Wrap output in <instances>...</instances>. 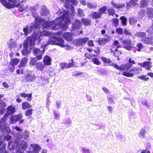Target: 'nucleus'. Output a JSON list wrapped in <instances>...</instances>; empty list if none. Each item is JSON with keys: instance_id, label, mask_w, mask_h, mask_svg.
Masks as SVG:
<instances>
[{"instance_id": "nucleus-1", "label": "nucleus", "mask_w": 153, "mask_h": 153, "mask_svg": "<svg viewBox=\"0 0 153 153\" xmlns=\"http://www.w3.org/2000/svg\"><path fill=\"white\" fill-rule=\"evenodd\" d=\"M69 15H70L68 14V12L66 11L62 16L56 18L53 22H48L42 19H39L38 21L34 22L29 27L27 26L24 28V35H27L32 30H35L39 27V25L38 24V22L42 25L43 28L49 27L52 30H56L60 26H62L63 29H66L68 27L67 25L70 23L69 18Z\"/></svg>"}, {"instance_id": "nucleus-2", "label": "nucleus", "mask_w": 153, "mask_h": 153, "mask_svg": "<svg viewBox=\"0 0 153 153\" xmlns=\"http://www.w3.org/2000/svg\"><path fill=\"white\" fill-rule=\"evenodd\" d=\"M51 33L49 32L44 30L41 33H34L32 36L28 37V39L29 40L30 46H33L34 45L35 40H37L39 42L42 39V36H48L50 35Z\"/></svg>"}, {"instance_id": "nucleus-3", "label": "nucleus", "mask_w": 153, "mask_h": 153, "mask_svg": "<svg viewBox=\"0 0 153 153\" xmlns=\"http://www.w3.org/2000/svg\"><path fill=\"white\" fill-rule=\"evenodd\" d=\"M54 38L56 39V41L53 39L50 40V43L52 45H55L61 47H65L66 50H71L72 49V47L70 45H65L64 44V41L61 38H58L56 36H54Z\"/></svg>"}, {"instance_id": "nucleus-4", "label": "nucleus", "mask_w": 153, "mask_h": 153, "mask_svg": "<svg viewBox=\"0 0 153 153\" xmlns=\"http://www.w3.org/2000/svg\"><path fill=\"white\" fill-rule=\"evenodd\" d=\"M7 44L10 50L14 48L16 50L18 51L21 48L22 46V44H18L14 40L12 39L8 41L7 43Z\"/></svg>"}, {"instance_id": "nucleus-5", "label": "nucleus", "mask_w": 153, "mask_h": 153, "mask_svg": "<svg viewBox=\"0 0 153 153\" xmlns=\"http://www.w3.org/2000/svg\"><path fill=\"white\" fill-rule=\"evenodd\" d=\"M132 65L131 64H125L122 65L121 66H119L113 63L111 64V65L114 67L116 69L120 71H124L126 69L128 70L131 67Z\"/></svg>"}, {"instance_id": "nucleus-6", "label": "nucleus", "mask_w": 153, "mask_h": 153, "mask_svg": "<svg viewBox=\"0 0 153 153\" xmlns=\"http://www.w3.org/2000/svg\"><path fill=\"white\" fill-rule=\"evenodd\" d=\"M123 42L125 45L124 48L128 51L131 50L133 45L131 43L130 39H127L124 40L123 41Z\"/></svg>"}, {"instance_id": "nucleus-7", "label": "nucleus", "mask_w": 153, "mask_h": 153, "mask_svg": "<svg viewBox=\"0 0 153 153\" xmlns=\"http://www.w3.org/2000/svg\"><path fill=\"white\" fill-rule=\"evenodd\" d=\"M28 43L30 44L29 40L28 39V38L27 40L24 41V48L23 50L22 51V53L24 55H26L28 53V51L27 49L28 47ZM29 45L31 48H32L34 45L33 46H30V44Z\"/></svg>"}, {"instance_id": "nucleus-8", "label": "nucleus", "mask_w": 153, "mask_h": 153, "mask_svg": "<svg viewBox=\"0 0 153 153\" xmlns=\"http://www.w3.org/2000/svg\"><path fill=\"white\" fill-rule=\"evenodd\" d=\"M88 40V37L80 38L74 41V44L76 45H81L85 43Z\"/></svg>"}, {"instance_id": "nucleus-9", "label": "nucleus", "mask_w": 153, "mask_h": 153, "mask_svg": "<svg viewBox=\"0 0 153 153\" xmlns=\"http://www.w3.org/2000/svg\"><path fill=\"white\" fill-rule=\"evenodd\" d=\"M15 108L13 106L8 107L6 113L4 115V120H6V117H7L10 114H13L15 111Z\"/></svg>"}, {"instance_id": "nucleus-10", "label": "nucleus", "mask_w": 153, "mask_h": 153, "mask_svg": "<svg viewBox=\"0 0 153 153\" xmlns=\"http://www.w3.org/2000/svg\"><path fill=\"white\" fill-rule=\"evenodd\" d=\"M151 62L149 61H145L143 63H140L139 65L145 68L147 70H149L152 68V65Z\"/></svg>"}, {"instance_id": "nucleus-11", "label": "nucleus", "mask_w": 153, "mask_h": 153, "mask_svg": "<svg viewBox=\"0 0 153 153\" xmlns=\"http://www.w3.org/2000/svg\"><path fill=\"white\" fill-rule=\"evenodd\" d=\"M33 148L32 152L33 153H38L41 149V147L38 144L30 145Z\"/></svg>"}, {"instance_id": "nucleus-12", "label": "nucleus", "mask_w": 153, "mask_h": 153, "mask_svg": "<svg viewBox=\"0 0 153 153\" xmlns=\"http://www.w3.org/2000/svg\"><path fill=\"white\" fill-rule=\"evenodd\" d=\"M22 116L21 114L19 115H16L14 116H12L11 117L10 119L11 123H14L17 121L18 120L22 118Z\"/></svg>"}, {"instance_id": "nucleus-13", "label": "nucleus", "mask_w": 153, "mask_h": 153, "mask_svg": "<svg viewBox=\"0 0 153 153\" xmlns=\"http://www.w3.org/2000/svg\"><path fill=\"white\" fill-rule=\"evenodd\" d=\"M81 23L80 21L78 20H76L75 22L72 25L73 29L72 32H73V31H74L75 30H77L80 27V25Z\"/></svg>"}, {"instance_id": "nucleus-14", "label": "nucleus", "mask_w": 153, "mask_h": 153, "mask_svg": "<svg viewBox=\"0 0 153 153\" xmlns=\"http://www.w3.org/2000/svg\"><path fill=\"white\" fill-rule=\"evenodd\" d=\"M141 41L145 43H148L153 45V38H144L142 39Z\"/></svg>"}, {"instance_id": "nucleus-15", "label": "nucleus", "mask_w": 153, "mask_h": 153, "mask_svg": "<svg viewBox=\"0 0 153 153\" xmlns=\"http://www.w3.org/2000/svg\"><path fill=\"white\" fill-rule=\"evenodd\" d=\"M36 76L33 74H28L25 77V79L28 82H32L35 78Z\"/></svg>"}, {"instance_id": "nucleus-16", "label": "nucleus", "mask_w": 153, "mask_h": 153, "mask_svg": "<svg viewBox=\"0 0 153 153\" xmlns=\"http://www.w3.org/2000/svg\"><path fill=\"white\" fill-rule=\"evenodd\" d=\"M6 106V104L4 102L0 101V114H3L4 111L5 109L4 108Z\"/></svg>"}, {"instance_id": "nucleus-17", "label": "nucleus", "mask_w": 153, "mask_h": 153, "mask_svg": "<svg viewBox=\"0 0 153 153\" xmlns=\"http://www.w3.org/2000/svg\"><path fill=\"white\" fill-rule=\"evenodd\" d=\"M137 1L138 0H131L129 2L127 3L126 7L129 8V7L132 6H135L137 5H138V4L136 3Z\"/></svg>"}, {"instance_id": "nucleus-18", "label": "nucleus", "mask_w": 153, "mask_h": 153, "mask_svg": "<svg viewBox=\"0 0 153 153\" xmlns=\"http://www.w3.org/2000/svg\"><path fill=\"white\" fill-rule=\"evenodd\" d=\"M45 65H49L51 64V58L48 56L45 57L43 59Z\"/></svg>"}, {"instance_id": "nucleus-19", "label": "nucleus", "mask_w": 153, "mask_h": 153, "mask_svg": "<svg viewBox=\"0 0 153 153\" xmlns=\"http://www.w3.org/2000/svg\"><path fill=\"white\" fill-rule=\"evenodd\" d=\"M6 1L7 0H0V2L4 7L7 8H10L12 5H10V2H7Z\"/></svg>"}, {"instance_id": "nucleus-20", "label": "nucleus", "mask_w": 153, "mask_h": 153, "mask_svg": "<svg viewBox=\"0 0 153 153\" xmlns=\"http://www.w3.org/2000/svg\"><path fill=\"white\" fill-rule=\"evenodd\" d=\"M19 143H20V145L19 147L20 149L25 150L27 146V143L24 141H21Z\"/></svg>"}, {"instance_id": "nucleus-21", "label": "nucleus", "mask_w": 153, "mask_h": 153, "mask_svg": "<svg viewBox=\"0 0 153 153\" xmlns=\"http://www.w3.org/2000/svg\"><path fill=\"white\" fill-rule=\"evenodd\" d=\"M66 4L65 6L66 7H69V5H71V3L74 5H76L77 4V2L75 0H66Z\"/></svg>"}, {"instance_id": "nucleus-22", "label": "nucleus", "mask_w": 153, "mask_h": 153, "mask_svg": "<svg viewBox=\"0 0 153 153\" xmlns=\"http://www.w3.org/2000/svg\"><path fill=\"white\" fill-rule=\"evenodd\" d=\"M8 1L10 2V4L13 6H11V8L14 7H18L20 6L19 3L17 2L15 0H8Z\"/></svg>"}, {"instance_id": "nucleus-23", "label": "nucleus", "mask_w": 153, "mask_h": 153, "mask_svg": "<svg viewBox=\"0 0 153 153\" xmlns=\"http://www.w3.org/2000/svg\"><path fill=\"white\" fill-rule=\"evenodd\" d=\"M22 108L24 110H26L32 107V106L27 102H23L22 104Z\"/></svg>"}, {"instance_id": "nucleus-24", "label": "nucleus", "mask_w": 153, "mask_h": 153, "mask_svg": "<svg viewBox=\"0 0 153 153\" xmlns=\"http://www.w3.org/2000/svg\"><path fill=\"white\" fill-rule=\"evenodd\" d=\"M20 62V60L17 58L12 59L10 63V66H14Z\"/></svg>"}, {"instance_id": "nucleus-25", "label": "nucleus", "mask_w": 153, "mask_h": 153, "mask_svg": "<svg viewBox=\"0 0 153 153\" xmlns=\"http://www.w3.org/2000/svg\"><path fill=\"white\" fill-rule=\"evenodd\" d=\"M149 4V1L148 0H142L140 3V6L141 7L143 8L147 6Z\"/></svg>"}, {"instance_id": "nucleus-26", "label": "nucleus", "mask_w": 153, "mask_h": 153, "mask_svg": "<svg viewBox=\"0 0 153 153\" xmlns=\"http://www.w3.org/2000/svg\"><path fill=\"white\" fill-rule=\"evenodd\" d=\"M27 60V59L26 58L24 57L22 58L20 65L19 66V67H22L25 66L26 64Z\"/></svg>"}, {"instance_id": "nucleus-27", "label": "nucleus", "mask_w": 153, "mask_h": 153, "mask_svg": "<svg viewBox=\"0 0 153 153\" xmlns=\"http://www.w3.org/2000/svg\"><path fill=\"white\" fill-rule=\"evenodd\" d=\"M111 52H113L114 56L116 57L119 56L121 54L120 51H118L117 49L111 48Z\"/></svg>"}, {"instance_id": "nucleus-28", "label": "nucleus", "mask_w": 153, "mask_h": 153, "mask_svg": "<svg viewBox=\"0 0 153 153\" xmlns=\"http://www.w3.org/2000/svg\"><path fill=\"white\" fill-rule=\"evenodd\" d=\"M111 4L112 5L116 8H121L124 7L125 5L124 4H116L114 2H112Z\"/></svg>"}, {"instance_id": "nucleus-29", "label": "nucleus", "mask_w": 153, "mask_h": 153, "mask_svg": "<svg viewBox=\"0 0 153 153\" xmlns=\"http://www.w3.org/2000/svg\"><path fill=\"white\" fill-rule=\"evenodd\" d=\"M63 37L67 41L72 40V36L69 33H65Z\"/></svg>"}, {"instance_id": "nucleus-30", "label": "nucleus", "mask_w": 153, "mask_h": 153, "mask_svg": "<svg viewBox=\"0 0 153 153\" xmlns=\"http://www.w3.org/2000/svg\"><path fill=\"white\" fill-rule=\"evenodd\" d=\"M36 67L37 69L39 71H42L45 68L44 65H43L41 63H38L36 65Z\"/></svg>"}, {"instance_id": "nucleus-31", "label": "nucleus", "mask_w": 153, "mask_h": 153, "mask_svg": "<svg viewBox=\"0 0 153 153\" xmlns=\"http://www.w3.org/2000/svg\"><path fill=\"white\" fill-rule=\"evenodd\" d=\"M120 47V44L117 41L115 40L114 42V43L113 44L112 48H111L117 49Z\"/></svg>"}, {"instance_id": "nucleus-32", "label": "nucleus", "mask_w": 153, "mask_h": 153, "mask_svg": "<svg viewBox=\"0 0 153 153\" xmlns=\"http://www.w3.org/2000/svg\"><path fill=\"white\" fill-rule=\"evenodd\" d=\"M131 72H130V71L128 72V71H126L123 72L122 75L128 77H131L134 75V73H131Z\"/></svg>"}, {"instance_id": "nucleus-33", "label": "nucleus", "mask_w": 153, "mask_h": 153, "mask_svg": "<svg viewBox=\"0 0 153 153\" xmlns=\"http://www.w3.org/2000/svg\"><path fill=\"white\" fill-rule=\"evenodd\" d=\"M60 67L62 68H69L72 66V65H71V63H70V64L68 63H62L60 64Z\"/></svg>"}, {"instance_id": "nucleus-34", "label": "nucleus", "mask_w": 153, "mask_h": 153, "mask_svg": "<svg viewBox=\"0 0 153 153\" xmlns=\"http://www.w3.org/2000/svg\"><path fill=\"white\" fill-rule=\"evenodd\" d=\"M147 15L149 19H152L153 17V9L151 8L148 9Z\"/></svg>"}, {"instance_id": "nucleus-35", "label": "nucleus", "mask_w": 153, "mask_h": 153, "mask_svg": "<svg viewBox=\"0 0 153 153\" xmlns=\"http://www.w3.org/2000/svg\"><path fill=\"white\" fill-rule=\"evenodd\" d=\"M101 16L99 12H94L92 14V17L95 19L100 18Z\"/></svg>"}, {"instance_id": "nucleus-36", "label": "nucleus", "mask_w": 153, "mask_h": 153, "mask_svg": "<svg viewBox=\"0 0 153 153\" xmlns=\"http://www.w3.org/2000/svg\"><path fill=\"white\" fill-rule=\"evenodd\" d=\"M107 10V7L105 6H104L99 9L98 12L100 15L102 16V14L105 13Z\"/></svg>"}, {"instance_id": "nucleus-37", "label": "nucleus", "mask_w": 153, "mask_h": 153, "mask_svg": "<svg viewBox=\"0 0 153 153\" xmlns=\"http://www.w3.org/2000/svg\"><path fill=\"white\" fill-rule=\"evenodd\" d=\"M145 11L143 9L140 10L138 12V16L140 18H142L145 16Z\"/></svg>"}, {"instance_id": "nucleus-38", "label": "nucleus", "mask_w": 153, "mask_h": 153, "mask_svg": "<svg viewBox=\"0 0 153 153\" xmlns=\"http://www.w3.org/2000/svg\"><path fill=\"white\" fill-rule=\"evenodd\" d=\"M92 61L93 63L97 65H99L101 64V62L97 58L95 57L92 59Z\"/></svg>"}, {"instance_id": "nucleus-39", "label": "nucleus", "mask_w": 153, "mask_h": 153, "mask_svg": "<svg viewBox=\"0 0 153 153\" xmlns=\"http://www.w3.org/2000/svg\"><path fill=\"white\" fill-rule=\"evenodd\" d=\"M107 42V40L104 38H100L98 39V43L100 45L105 44Z\"/></svg>"}, {"instance_id": "nucleus-40", "label": "nucleus", "mask_w": 153, "mask_h": 153, "mask_svg": "<svg viewBox=\"0 0 153 153\" xmlns=\"http://www.w3.org/2000/svg\"><path fill=\"white\" fill-rule=\"evenodd\" d=\"M137 20L136 18L131 17L129 19V22L131 25H134L137 22Z\"/></svg>"}, {"instance_id": "nucleus-41", "label": "nucleus", "mask_w": 153, "mask_h": 153, "mask_svg": "<svg viewBox=\"0 0 153 153\" xmlns=\"http://www.w3.org/2000/svg\"><path fill=\"white\" fill-rule=\"evenodd\" d=\"M33 110L32 109H29L26 111L25 115L26 116H30L32 114Z\"/></svg>"}, {"instance_id": "nucleus-42", "label": "nucleus", "mask_w": 153, "mask_h": 153, "mask_svg": "<svg viewBox=\"0 0 153 153\" xmlns=\"http://www.w3.org/2000/svg\"><path fill=\"white\" fill-rule=\"evenodd\" d=\"M146 33L143 32H138L135 34V36L140 37H142L146 36Z\"/></svg>"}, {"instance_id": "nucleus-43", "label": "nucleus", "mask_w": 153, "mask_h": 153, "mask_svg": "<svg viewBox=\"0 0 153 153\" xmlns=\"http://www.w3.org/2000/svg\"><path fill=\"white\" fill-rule=\"evenodd\" d=\"M82 23L85 25H88L90 24V20L82 19Z\"/></svg>"}, {"instance_id": "nucleus-44", "label": "nucleus", "mask_w": 153, "mask_h": 153, "mask_svg": "<svg viewBox=\"0 0 153 153\" xmlns=\"http://www.w3.org/2000/svg\"><path fill=\"white\" fill-rule=\"evenodd\" d=\"M120 20L122 21V24L123 25H126L127 19L124 16H121L120 18Z\"/></svg>"}, {"instance_id": "nucleus-45", "label": "nucleus", "mask_w": 153, "mask_h": 153, "mask_svg": "<svg viewBox=\"0 0 153 153\" xmlns=\"http://www.w3.org/2000/svg\"><path fill=\"white\" fill-rule=\"evenodd\" d=\"M146 133V131L145 130L143 129H142L140 132L139 136L140 137H144Z\"/></svg>"}, {"instance_id": "nucleus-46", "label": "nucleus", "mask_w": 153, "mask_h": 153, "mask_svg": "<svg viewBox=\"0 0 153 153\" xmlns=\"http://www.w3.org/2000/svg\"><path fill=\"white\" fill-rule=\"evenodd\" d=\"M101 59L105 63L109 64L111 62V61L109 59H107L105 57H102Z\"/></svg>"}, {"instance_id": "nucleus-47", "label": "nucleus", "mask_w": 153, "mask_h": 153, "mask_svg": "<svg viewBox=\"0 0 153 153\" xmlns=\"http://www.w3.org/2000/svg\"><path fill=\"white\" fill-rule=\"evenodd\" d=\"M140 69L137 68H133L130 70V72H133L134 73L138 74L139 73Z\"/></svg>"}, {"instance_id": "nucleus-48", "label": "nucleus", "mask_w": 153, "mask_h": 153, "mask_svg": "<svg viewBox=\"0 0 153 153\" xmlns=\"http://www.w3.org/2000/svg\"><path fill=\"white\" fill-rule=\"evenodd\" d=\"M112 21L115 26L117 27L118 25L119 21L118 19L114 18Z\"/></svg>"}, {"instance_id": "nucleus-49", "label": "nucleus", "mask_w": 153, "mask_h": 153, "mask_svg": "<svg viewBox=\"0 0 153 153\" xmlns=\"http://www.w3.org/2000/svg\"><path fill=\"white\" fill-rule=\"evenodd\" d=\"M116 31L117 33L120 35H122L123 33V29L121 28H117Z\"/></svg>"}, {"instance_id": "nucleus-50", "label": "nucleus", "mask_w": 153, "mask_h": 153, "mask_svg": "<svg viewBox=\"0 0 153 153\" xmlns=\"http://www.w3.org/2000/svg\"><path fill=\"white\" fill-rule=\"evenodd\" d=\"M108 11L109 15L113 16L114 14L115 11L113 8H111L108 9Z\"/></svg>"}, {"instance_id": "nucleus-51", "label": "nucleus", "mask_w": 153, "mask_h": 153, "mask_svg": "<svg viewBox=\"0 0 153 153\" xmlns=\"http://www.w3.org/2000/svg\"><path fill=\"white\" fill-rule=\"evenodd\" d=\"M138 78L145 81H147L149 79V78L147 77L146 75H142L141 76H138Z\"/></svg>"}, {"instance_id": "nucleus-52", "label": "nucleus", "mask_w": 153, "mask_h": 153, "mask_svg": "<svg viewBox=\"0 0 153 153\" xmlns=\"http://www.w3.org/2000/svg\"><path fill=\"white\" fill-rule=\"evenodd\" d=\"M42 52L41 51L40 49L37 48H34L33 50V54H36L40 53H42Z\"/></svg>"}, {"instance_id": "nucleus-53", "label": "nucleus", "mask_w": 153, "mask_h": 153, "mask_svg": "<svg viewBox=\"0 0 153 153\" xmlns=\"http://www.w3.org/2000/svg\"><path fill=\"white\" fill-rule=\"evenodd\" d=\"M137 46L138 48L137 50L139 52L143 48V45L141 43H138L137 45Z\"/></svg>"}, {"instance_id": "nucleus-54", "label": "nucleus", "mask_w": 153, "mask_h": 153, "mask_svg": "<svg viewBox=\"0 0 153 153\" xmlns=\"http://www.w3.org/2000/svg\"><path fill=\"white\" fill-rule=\"evenodd\" d=\"M48 13V12L45 8H44L42 9V12L41 13V14L42 15H45L47 16Z\"/></svg>"}, {"instance_id": "nucleus-55", "label": "nucleus", "mask_w": 153, "mask_h": 153, "mask_svg": "<svg viewBox=\"0 0 153 153\" xmlns=\"http://www.w3.org/2000/svg\"><path fill=\"white\" fill-rule=\"evenodd\" d=\"M36 61L35 58H31L30 59V64L32 65H34L36 62Z\"/></svg>"}, {"instance_id": "nucleus-56", "label": "nucleus", "mask_w": 153, "mask_h": 153, "mask_svg": "<svg viewBox=\"0 0 153 153\" xmlns=\"http://www.w3.org/2000/svg\"><path fill=\"white\" fill-rule=\"evenodd\" d=\"M97 4H92L90 3H88L87 6L88 7L91 8H95L97 6Z\"/></svg>"}, {"instance_id": "nucleus-57", "label": "nucleus", "mask_w": 153, "mask_h": 153, "mask_svg": "<svg viewBox=\"0 0 153 153\" xmlns=\"http://www.w3.org/2000/svg\"><path fill=\"white\" fill-rule=\"evenodd\" d=\"M7 117H6V120H4V116L1 119V120H0V124L1 125H4L5 124V122L7 120Z\"/></svg>"}, {"instance_id": "nucleus-58", "label": "nucleus", "mask_w": 153, "mask_h": 153, "mask_svg": "<svg viewBox=\"0 0 153 153\" xmlns=\"http://www.w3.org/2000/svg\"><path fill=\"white\" fill-rule=\"evenodd\" d=\"M85 56L86 58H87L90 59V58H91L93 56H95V55L94 54H92L91 55L89 54V53H85Z\"/></svg>"}, {"instance_id": "nucleus-59", "label": "nucleus", "mask_w": 153, "mask_h": 153, "mask_svg": "<svg viewBox=\"0 0 153 153\" xmlns=\"http://www.w3.org/2000/svg\"><path fill=\"white\" fill-rule=\"evenodd\" d=\"M108 102L110 103H112L113 102V99L112 96L111 95H109L108 96Z\"/></svg>"}, {"instance_id": "nucleus-60", "label": "nucleus", "mask_w": 153, "mask_h": 153, "mask_svg": "<svg viewBox=\"0 0 153 153\" xmlns=\"http://www.w3.org/2000/svg\"><path fill=\"white\" fill-rule=\"evenodd\" d=\"M82 149L83 153H90V151L88 149L82 148Z\"/></svg>"}, {"instance_id": "nucleus-61", "label": "nucleus", "mask_w": 153, "mask_h": 153, "mask_svg": "<svg viewBox=\"0 0 153 153\" xmlns=\"http://www.w3.org/2000/svg\"><path fill=\"white\" fill-rule=\"evenodd\" d=\"M78 14L80 16H84L82 10L80 9H78Z\"/></svg>"}, {"instance_id": "nucleus-62", "label": "nucleus", "mask_w": 153, "mask_h": 153, "mask_svg": "<svg viewBox=\"0 0 153 153\" xmlns=\"http://www.w3.org/2000/svg\"><path fill=\"white\" fill-rule=\"evenodd\" d=\"M54 116L56 119H58L59 117V113L56 112H54Z\"/></svg>"}, {"instance_id": "nucleus-63", "label": "nucleus", "mask_w": 153, "mask_h": 153, "mask_svg": "<svg viewBox=\"0 0 153 153\" xmlns=\"http://www.w3.org/2000/svg\"><path fill=\"white\" fill-rule=\"evenodd\" d=\"M88 45L90 46H93L94 45L93 41L92 40H90L88 42Z\"/></svg>"}, {"instance_id": "nucleus-64", "label": "nucleus", "mask_w": 153, "mask_h": 153, "mask_svg": "<svg viewBox=\"0 0 153 153\" xmlns=\"http://www.w3.org/2000/svg\"><path fill=\"white\" fill-rule=\"evenodd\" d=\"M9 70L11 72H13L14 71L15 69V67L14 66H11L9 67Z\"/></svg>"}]
</instances>
